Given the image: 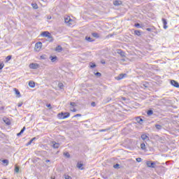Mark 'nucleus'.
Returning <instances> with one entry per match:
<instances>
[{"instance_id": "c03bdc74", "label": "nucleus", "mask_w": 179, "mask_h": 179, "mask_svg": "<svg viewBox=\"0 0 179 179\" xmlns=\"http://www.w3.org/2000/svg\"><path fill=\"white\" fill-rule=\"evenodd\" d=\"M71 113H76L77 110L76 108H73L71 110Z\"/></svg>"}, {"instance_id": "8fccbe9b", "label": "nucleus", "mask_w": 179, "mask_h": 179, "mask_svg": "<svg viewBox=\"0 0 179 179\" xmlns=\"http://www.w3.org/2000/svg\"><path fill=\"white\" fill-rule=\"evenodd\" d=\"M6 124H8V125H9L10 124V122H6Z\"/></svg>"}, {"instance_id": "423d86ee", "label": "nucleus", "mask_w": 179, "mask_h": 179, "mask_svg": "<svg viewBox=\"0 0 179 179\" xmlns=\"http://www.w3.org/2000/svg\"><path fill=\"white\" fill-rule=\"evenodd\" d=\"M124 78H127V73H121L117 77H115V79H116V80H121V79H124Z\"/></svg>"}, {"instance_id": "a19ab883", "label": "nucleus", "mask_w": 179, "mask_h": 179, "mask_svg": "<svg viewBox=\"0 0 179 179\" xmlns=\"http://www.w3.org/2000/svg\"><path fill=\"white\" fill-rule=\"evenodd\" d=\"M76 117H82L81 114H76L73 116L74 118H76Z\"/></svg>"}, {"instance_id": "c85d7f7f", "label": "nucleus", "mask_w": 179, "mask_h": 179, "mask_svg": "<svg viewBox=\"0 0 179 179\" xmlns=\"http://www.w3.org/2000/svg\"><path fill=\"white\" fill-rule=\"evenodd\" d=\"M36 137L33 138L29 143L27 145H31V143H33V141H35Z\"/></svg>"}, {"instance_id": "de8ad7c7", "label": "nucleus", "mask_w": 179, "mask_h": 179, "mask_svg": "<svg viewBox=\"0 0 179 179\" xmlns=\"http://www.w3.org/2000/svg\"><path fill=\"white\" fill-rule=\"evenodd\" d=\"M146 30L147 31H152V29L150 28H147Z\"/></svg>"}, {"instance_id": "2f4dec72", "label": "nucleus", "mask_w": 179, "mask_h": 179, "mask_svg": "<svg viewBox=\"0 0 179 179\" xmlns=\"http://www.w3.org/2000/svg\"><path fill=\"white\" fill-rule=\"evenodd\" d=\"M64 155L66 156V157H71V155H69V152H64Z\"/></svg>"}, {"instance_id": "f704fd0d", "label": "nucleus", "mask_w": 179, "mask_h": 179, "mask_svg": "<svg viewBox=\"0 0 179 179\" xmlns=\"http://www.w3.org/2000/svg\"><path fill=\"white\" fill-rule=\"evenodd\" d=\"M19 170H20L19 166H15V173H19Z\"/></svg>"}, {"instance_id": "72a5a7b5", "label": "nucleus", "mask_w": 179, "mask_h": 179, "mask_svg": "<svg viewBox=\"0 0 179 179\" xmlns=\"http://www.w3.org/2000/svg\"><path fill=\"white\" fill-rule=\"evenodd\" d=\"M114 169H120V164H116L113 166Z\"/></svg>"}, {"instance_id": "09e8293b", "label": "nucleus", "mask_w": 179, "mask_h": 179, "mask_svg": "<svg viewBox=\"0 0 179 179\" xmlns=\"http://www.w3.org/2000/svg\"><path fill=\"white\" fill-rule=\"evenodd\" d=\"M0 110H5V107L1 106V107L0 108Z\"/></svg>"}, {"instance_id": "a18cd8bd", "label": "nucleus", "mask_w": 179, "mask_h": 179, "mask_svg": "<svg viewBox=\"0 0 179 179\" xmlns=\"http://www.w3.org/2000/svg\"><path fill=\"white\" fill-rule=\"evenodd\" d=\"M91 106H92V107H95V106H96V103H95V102L91 103Z\"/></svg>"}, {"instance_id": "7ed1b4c3", "label": "nucleus", "mask_w": 179, "mask_h": 179, "mask_svg": "<svg viewBox=\"0 0 179 179\" xmlns=\"http://www.w3.org/2000/svg\"><path fill=\"white\" fill-rule=\"evenodd\" d=\"M145 164L147 167H149L150 169H156L157 162L146 161Z\"/></svg>"}, {"instance_id": "ddd939ff", "label": "nucleus", "mask_w": 179, "mask_h": 179, "mask_svg": "<svg viewBox=\"0 0 179 179\" xmlns=\"http://www.w3.org/2000/svg\"><path fill=\"white\" fill-rule=\"evenodd\" d=\"M141 139H143V141H149V136H147L146 134H142L141 135Z\"/></svg>"}, {"instance_id": "39448f33", "label": "nucleus", "mask_w": 179, "mask_h": 179, "mask_svg": "<svg viewBox=\"0 0 179 179\" xmlns=\"http://www.w3.org/2000/svg\"><path fill=\"white\" fill-rule=\"evenodd\" d=\"M41 48H43V43L41 42H38L35 44L34 50L36 52L41 51Z\"/></svg>"}, {"instance_id": "f257e3e1", "label": "nucleus", "mask_w": 179, "mask_h": 179, "mask_svg": "<svg viewBox=\"0 0 179 179\" xmlns=\"http://www.w3.org/2000/svg\"><path fill=\"white\" fill-rule=\"evenodd\" d=\"M71 117V113L69 112H61L57 114V118L59 120H66Z\"/></svg>"}, {"instance_id": "393cba45", "label": "nucleus", "mask_w": 179, "mask_h": 179, "mask_svg": "<svg viewBox=\"0 0 179 179\" xmlns=\"http://www.w3.org/2000/svg\"><path fill=\"white\" fill-rule=\"evenodd\" d=\"M31 6L34 9H38V6L37 3H31Z\"/></svg>"}, {"instance_id": "5fc2aeb1", "label": "nucleus", "mask_w": 179, "mask_h": 179, "mask_svg": "<svg viewBox=\"0 0 179 179\" xmlns=\"http://www.w3.org/2000/svg\"><path fill=\"white\" fill-rule=\"evenodd\" d=\"M98 179H100V178H98Z\"/></svg>"}, {"instance_id": "4c0bfd02", "label": "nucleus", "mask_w": 179, "mask_h": 179, "mask_svg": "<svg viewBox=\"0 0 179 179\" xmlns=\"http://www.w3.org/2000/svg\"><path fill=\"white\" fill-rule=\"evenodd\" d=\"M64 178H65V179H72V177H71L70 176L66 175V176H64Z\"/></svg>"}, {"instance_id": "bb28decb", "label": "nucleus", "mask_w": 179, "mask_h": 179, "mask_svg": "<svg viewBox=\"0 0 179 179\" xmlns=\"http://www.w3.org/2000/svg\"><path fill=\"white\" fill-rule=\"evenodd\" d=\"M147 115H149V116L153 115V110H148Z\"/></svg>"}, {"instance_id": "1a4fd4ad", "label": "nucleus", "mask_w": 179, "mask_h": 179, "mask_svg": "<svg viewBox=\"0 0 179 179\" xmlns=\"http://www.w3.org/2000/svg\"><path fill=\"white\" fill-rule=\"evenodd\" d=\"M52 148H54V149H58V148H59V143H58L55 141H52Z\"/></svg>"}, {"instance_id": "a211bd4d", "label": "nucleus", "mask_w": 179, "mask_h": 179, "mask_svg": "<svg viewBox=\"0 0 179 179\" xmlns=\"http://www.w3.org/2000/svg\"><path fill=\"white\" fill-rule=\"evenodd\" d=\"M50 59L52 62H55V61L58 59V57H57V56H55V57L51 56Z\"/></svg>"}, {"instance_id": "f3484780", "label": "nucleus", "mask_w": 179, "mask_h": 179, "mask_svg": "<svg viewBox=\"0 0 179 179\" xmlns=\"http://www.w3.org/2000/svg\"><path fill=\"white\" fill-rule=\"evenodd\" d=\"M55 51H57L58 52H61L62 51V46L58 45L55 48Z\"/></svg>"}, {"instance_id": "c756f323", "label": "nucleus", "mask_w": 179, "mask_h": 179, "mask_svg": "<svg viewBox=\"0 0 179 179\" xmlns=\"http://www.w3.org/2000/svg\"><path fill=\"white\" fill-rule=\"evenodd\" d=\"M90 68H96V64L94 63H90Z\"/></svg>"}, {"instance_id": "aec40b11", "label": "nucleus", "mask_w": 179, "mask_h": 179, "mask_svg": "<svg viewBox=\"0 0 179 179\" xmlns=\"http://www.w3.org/2000/svg\"><path fill=\"white\" fill-rule=\"evenodd\" d=\"M1 162L4 166H8V164H9V160L8 159H3Z\"/></svg>"}, {"instance_id": "0eeeda50", "label": "nucleus", "mask_w": 179, "mask_h": 179, "mask_svg": "<svg viewBox=\"0 0 179 179\" xmlns=\"http://www.w3.org/2000/svg\"><path fill=\"white\" fill-rule=\"evenodd\" d=\"M39 66L40 65H38V64L36 63H31L29 64L30 69H37V68H38Z\"/></svg>"}, {"instance_id": "a878e982", "label": "nucleus", "mask_w": 179, "mask_h": 179, "mask_svg": "<svg viewBox=\"0 0 179 179\" xmlns=\"http://www.w3.org/2000/svg\"><path fill=\"white\" fill-rule=\"evenodd\" d=\"M10 59H12V55H8L6 57V62H8V61H10Z\"/></svg>"}, {"instance_id": "58836bf2", "label": "nucleus", "mask_w": 179, "mask_h": 179, "mask_svg": "<svg viewBox=\"0 0 179 179\" xmlns=\"http://www.w3.org/2000/svg\"><path fill=\"white\" fill-rule=\"evenodd\" d=\"M58 87H59L60 89H62V87H64V84H62V83H59Z\"/></svg>"}, {"instance_id": "9b49d317", "label": "nucleus", "mask_w": 179, "mask_h": 179, "mask_svg": "<svg viewBox=\"0 0 179 179\" xmlns=\"http://www.w3.org/2000/svg\"><path fill=\"white\" fill-rule=\"evenodd\" d=\"M136 120L138 122V124H140V125H142V123L143 122V120L141 118V117H136Z\"/></svg>"}, {"instance_id": "7c9ffc66", "label": "nucleus", "mask_w": 179, "mask_h": 179, "mask_svg": "<svg viewBox=\"0 0 179 179\" xmlns=\"http://www.w3.org/2000/svg\"><path fill=\"white\" fill-rule=\"evenodd\" d=\"M3 66H5V64L3 63H0V71L3 69Z\"/></svg>"}, {"instance_id": "c9c22d12", "label": "nucleus", "mask_w": 179, "mask_h": 179, "mask_svg": "<svg viewBox=\"0 0 179 179\" xmlns=\"http://www.w3.org/2000/svg\"><path fill=\"white\" fill-rule=\"evenodd\" d=\"M70 106H71L72 107H75L76 106V103L75 102H71Z\"/></svg>"}, {"instance_id": "f8f14e48", "label": "nucleus", "mask_w": 179, "mask_h": 179, "mask_svg": "<svg viewBox=\"0 0 179 179\" xmlns=\"http://www.w3.org/2000/svg\"><path fill=\"white\" fill-rule=\"evenodd\" d=\"M162 22H163V24H164V29H167V27H169L167 26V20H166L165 18H162Z\"/></svg>"}, {"instance_id": "2eb2a0df", "label": "nucleus", "mask_w": 179, "mask_h": 179, "mask_svg": "<svg viewBox=\"0 0 179 179\" xmlns=\"http://www.w3.org/2000/svg\"><path fill=\"white\" fill-rule=\"evenodd\" d=\"M13 91L15 92L17 97H21L20 92H19V90H17V88H14Z\"/></svg>"}, {"instance_id": "5701e85b", "label": "nucleus", "mask_w": 179, "mask_h": 179, "mask_svg": "<svg viewBox=\"0 0 179 179\" xmlns=\"http://www.w3.org/2000/svg\"><path fill=\"white\" fill-rule=\"evenodd\" d=\"M155 128L158 131H160V129H162V128H163V127L162 125H160V124H155Z\"/></svg>"}, {"instance_id": "f03ea898", "label": "nucleus", "mask_w": 179, "mask_h": 179, "mask_svg": "<svg viewBox=\"0 0 179 179\" xmlns=\"http://www.w3.org/2000/svg\"><path fill=\"white\" fill-rule=\"evenodd\" d=\"M64 22L66 23L70 27H73V26H76V22L75 20L71 19V17L67 16L66 18H64Z\"/></svg>"}, {"instance_id": "864d4df0", "label": "nucleus", "mask_w": 179, "mask_h": 179, "mask_svg": "<svg viewBox=\"0 0 179 179\" xmlns=\"http://www.w3.org/2000/svg\"><path fill=\"white\" fill-rule=\"evenodd\" d=\"M48 19H51V17H48Z\"/></svg>"}, {"instance_id": "6e6552de", "label": "nucleus", "mask_w": 179, "mask_h": 179, "mask_svg": "<svg viewBox=\"0 0 179 179\" xmlns=\"http://www.w3.org/2000/svg\"><path fill=\"white\" fill-rule=\"evenodd\" d=\"M171 84L172 85V86H174V87H179L178 83L174 80H171Z\"/></svg>"}, {"instance_id": "37998d69", "label": "nucleus", "mask_w": 179, "mask_h": 179, "mask_svg": "<svg viewBox=\"0 0 179 179\" xmlns=\"http://www.w3.org/2000/svg\"><path fill=\"white\" fill-rule=\"evenodd\" d=\"M46 107H48V108H50V110H51L52 108V107H51V104H47Z\"/></svg>"}, {"instance_id": "412c9836", "label": "nucleus", "mask_w": 179, "mask_h": 179, "mask_svg": "<svg viewBox=\"0 0 179 179\" xmlns=\"http://www.w3.org/2000/svg\"><path fill=\"white\" fill-rule=\"evenodd\" d=\"M24 131H26V127H24L20 131V132L17 134V136H20V135H22V134H23Z\"/></svg>"}, {"instance_id": "dca6fc26", "label": "nucleus", "mask_w": 179, "mask_h": 179, "mask_svg": "<svg viewBox=\"0 0 179 179\" xmlns=\"http://www.w3.org/2000/svg\"><path fill=\"white\" fill-rule=\"evenodd\" d=\"M117 54H120L121 57H125V52L121 50H117Z\"/></svg>"}, {"instance_id": "79ce46f5", "label": "nucleus", "mask_w": 179, "mask_h": 179, "mask_svg": "<svg viewBox=\"0 0 179 179\" xmlns=\"http://www.w3.org/2000/svg\"><path fill=\"white\" fill-rule=\"evenodd\" d=\"M95 75L96 76H99V77L101 76V73L99 72L96 73Z\"/></svg>"}, {"instance_id": "603ef678", "label": "nucleus", "mask_w": 179, "mask_h": 179, "mask_svg": "<svg viewBox=\"0 0 179 179\" xmlns=\"http://www.w3.org/2000/svg\"><path fill=\"white\" fill-rule=\"evenodd\" d=\"M51 179H55V177H53V178H52V177H51Z\"/></svg>"}, {"instance_id": "4468645a", "label": "nucleus", "mask_w": 179, "mask_h": 179, "mask_svg": "<svg viewBox=\"0 0 179 179\" xmlns=\"http://www.w3.org/2000/svg\"><path fill=\"white\" fill-rule=\"evenodd\" d=\"M29 87H36V83H34V81L31 80L29 82Z\"/></svg>"}, {"instance_id": "6ab92c4d", "label": "nucleus", "mask_w": 179, "mask_h": 179, "mask_svg": "<svg viewBox=\"0 0 179 179\" xmlns=\"http://www.w3.org/2000/svg\"><path fill=\"white\" fill-rule=\"evenodd\" d=\"M78 169H80V170H83V164L78 162L77 164Z\"/></svg>"}, {"instance_id": "3c124183", "label": "nucleus", "mask_w": 179, "mask_h": 179, "mask_svg": "<svg viewBox=\"0 0 179 179\" xmlns=\"http://www.w3.org/2000/svg\"><path fill=\"white\" fill-rule=\"evenodd\" d=\"M49 162H50V160H48V159L46 160V163H49Z\"/></svg>"}, {"instance_id": "b1692460", "label": "nucleus", "mask_w": 179, "mask_h": 179, "mask_svg": "<svg viewBox=\"0 0 179 179\" xmlns=\"http://www.w3.org/2000/svg\"><path fill=\"white\" fill-rule=\"evenodd\" d=\"M134 34H136V36H141V31L140 30H135L134 31Z\"/></svg>"}, {"instance_id": "20e7f679", "label": "nucleus", "mask_w": 179, "mask_h": 179, "mask_svg": "<svg viewBox=\"0 0 179 179\" xmlns=\"http://www.w3.org/2000/svg\"><path fill=\"white\" fill-rule=\"evenodd\" d=\"M41 37H48V38H50L51 41H52V36L48 31H43L41 34Z\"/></svg>"}, {"instance_id": "473e14b6", "label": "nucleus", "mask_w": 179, "mask_h": 179, "mask_svg": "<svg viewBox=\"0 0 179 179\" xmlns=\"http://www.w3.org/2000/svg\"><path fill=\"white\" fill-rule=\"evenodd\" d=\"M85 40H87V41H93V40H92V38H90V37H85Z\"/></svg>"}, {"instance_id": "ea45409f", "label": "nucleus", "mask_w": 179, "mask_h": 179, "mask_svg": "<svg viewBox=\"0 0 179 179\" xmlns=\"http://www.w3.org/2000/svg\"><path fill=\"white\" fill-rule=\"evenodd\" d=\"M134 26H135V27L139 28V27H141V24H139V23H136V24H134Z\"/></svg>"}, {"instance_id": "4be33fe9", "label": "nucleus", "mask_w": 179, "mask_h": 179, "mask_svg": "<svg viewBox=\"0 0 179 179\" xmlns=\"http://www.w3.org/2000/svg\"><path fill=\"white\" fill-rule=\"evenodd\" d=\"M141 148L142 149V150H146V145L145 144V143L141 144Z\"/></svg>"}, {"instance_id": "49530a36", "label": "nucleus", "mask_w": 179, "mask_h": 179, "mask_svg": "<svg viewBox=\"0 0 179 179\" xmlns=\"http://www.w3.org/2000/svg\"><path fill=\"white\" fill-rule=\"evenodd\" d=\"M22 105H23V103H18L17 106H18V107H22Z\"/></svg>"}, {"instance_id": "9d476101", "label": "nucleus", "mask_w": 179, "mask_h": 179, "mask_svg": "<svg viewBox=\"0 0 179 179\" xmlns=\"http://www.w3.org/2000/svg\"><path fill=\"white\" fill-rule=\"evenodd\" d=\"M113 5L115 6H120V5H122V1H115L113 2Z\"/></svg>"}, {"instance_id": "cd10ccee", "label": "nucleus", "mask_w": 179, "mask_h": 179, "mask_svg": "<svg viewBox=\"0 0 179 179\" xmlns=\"http://www.w3.org/2000/svg\"><path fill=\"white\" fill-rule=\"evenodd\" d=\"M92 36H93L95 38H99V34L97 33H92Z\"/></svg>"}, {"instance_id": "e433bc0d", "label": "nucleus", "mask_w": 179, "mask_h": 179, "mask_svg": "<svg viewBox=\"0 0 179 179\" xmlns=\"http://www.w3.org/2000/svg\"><path fill=\"white\" fill-rule=\"evenodd\" d=\"M136 162H138V163H141V162H142V158L141 157H138V158H136Z\"/></svg>"}]
</instances>
